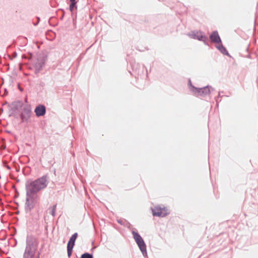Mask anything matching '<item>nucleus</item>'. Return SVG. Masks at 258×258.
<instances>
[{"instance_id": "f257e3e1", "label": "nucleus", "mask_w": 258, "mask_h": 258, "mask_svg": "<svg viewBox=\"0 0 258 258\" xmlns=\"http://www.w3.org/2000/svg\"><path fill=\"white\" fill-rule=\"evenodd\" d=\"M48 184L46 176H42L34 180L27 181L25 184L26 191L37 194L45 188Z\"/></svg>"}, {"instance_id": "f03ea898", "label": "nucleus", "mask_w": 258, "mask_h": 258, "mask_svg": "<svg viewBox=\"0 0 258 258\" xmlns=\"http://www.w3.org/2000/svg\"><path fill=\"white\" fill-rule=\"evenodd\" d=\"M26 192L25 209L27 211H31L34 208L39 201V196L37 194Z\"/></svg>"}, {"instance_id": "7ed1b4c3", "label": "nucleus", "mask_w": 258, "mask_h": 258, "mask_svg": "<svg viewBox=\"0 0 258 258\" xmlns=\"http://www.w3.org/2000/svg\"><path fill=\"white\" fill-rule=\"evenodd\" d=\"M17 103L22 107L20 117L22 122H28L29 121L31 114L32 110L30 105L24 104L21 101H18Z\"/></svg>"}, {"instance_id": "20e7f679", "label": "nucleus", "mask_w": 258, "mask_h": 258, "mask_svg": "<svg viewBox=\"0 0 258 258\" xmlns=\"http://www.w3.org/2000/svg\"><path fill=\"white\" fill-rule=\"evenodd\" d=\"M36 250V245L32 241L27 240L23 258H33Z\"/></svg>"}, {"instance_id": "39448f33", "label": "nucleus", "mask_w": 258, "mask_h": 258, "mask_svg": "<svg viewBox=\"0 0 258 258\" xmlns=\"http://www.w3.org/2000/svg\"><path fill=\"white\" fill-rule=\"evenodd\" d=\"M132 234L143 254L144 255L147 254L146 245L142 237L138 233L135 231H132Z\"/></svg>"}, {"instance_id": "423d86ee", "label": "nucleus", "mask_w": 258, "mask_h": 258, "mask_svg": "<svg viewBox=\"0 0 258 258\" xmlns=\"http://www.w3.org/2000/svg\"><path fill=\"white\" fill-rule=\"evenodd\" d=\"M213 89L211 86H206L203 88H197L195 87V96L205 97L210 94Z\"/></svg>"}, {"instance_id": "0eeeda50", "label": "nucleus", "mask_w": 258, "mask_h": 258, "mask_svg": "<svg viewBox=\"0 0 258 258\" xmlns=\"http://www.w3.org/2000/svg\"><path fill=\"white\" fill-rule=\"evenodd\" d=\"M153 215L154 216L165 217L168 213L169 211L167 208L156 207L152 209Z\"/></svg>"}, {"instance_id": "6e6552de", "label": "nucleus", "mask_w": 258, "mask_h": 258, "mask_svg": "<svg viewBox=\"0 0 258 258\" xmlns=\"http://www.w3.org/2000/svg\"><path fill=\"white\" fill-rule=\"evenodd\" d=\"M34 112L38 117L43 116L46 113V108L43 105H39L35 108Z\"/></svg>"}, {"instance_id": "1a4fd4ad", "label": "nucleus", "mask_w": 258, "mask_h": 258, "mask_svg": "<svg viewBox=\"0 0 258 258\" xmlns=\"http://www.w3.org/2000/svg\"><path fill=\"white\" fill-rule=\"evenodd\" d=\"M210 39L212 42L218 44L221 42V40L217 31H214L210 36Z\"/></svg>"}, {"instance_id": "9d476101", "label": "nucleus", "mask_w": 258, "mask_h": 258, "mask_svg": "<svg viewBox=\"0 0 258 258\" xmlns=\"http://www.w3.org/2000/svg\"><path fill=\"white\" fill-rule=\"evenodd\" d=\"M196 38L200 41L204 42L205 43H206L208 40V38L201 32H197L196 34H195V39Z\"/></svg>"}, {"instance_id": "9b49d317", "label": "nucleus", "mask_w": 258, "mask_h": 258, "mask_svg": "<svg viewBox=\"0 0 258 258\" xmlns=\"http://www.w3.org/2000/svg\"><path fill=\"white\" fill-rule=\"evenodd\" d=\"M216 48L220 51V52L223 54L229 55V53L226 48L223 46L222 44L221 43H218L216 45Z\"/></svg>"}, {"instance_id": "f8f14e48", "label": "nucleus", "mask_w": 258, "mask_h": 258, "mask_svg": "<svg viewBox=\"0 0 258 258\" xmlns=\"http://www.w3.org/2000/svg\"><path fill=\"white\" fill-rule=\"evenodd\" d=\"M78 236L77 233H75L70 238V240L69 241L68 244H69L70 246L72 245V247H74L75 245V240L77 239Z\"/></svg>"}, {"instance_id": "ddd939ff", "label": "nucleus", "mask_w": 258, "mask_h": 258, "mask_svg": "<svg viewBox=\"0 0 258 258\" xmlns=\"http://www.w3.org/2000/svg\"><path fill=\"white\" fill-rule=\"evenodd\" d=\"M56 205H53L52 207L49 208V213L52 216H55L56 212Z\"/></svg>"}, {"instance_id": "4468645a", "label": "nucleus", "mask_w": 258, "mask_h": 258, "mask_svg": "<svg viewBox=\"0 0 258 258\" xmlns=\"http://www.w3.org/2000/svg\"><path fill=\"white\" fill-rule=\"evenodd\" d=\"M73 247H72V245L70 246L69 244H68L67 245V251H68V255L69 257H70L72 255V251H73Z\"/></svg>"}, {"instance_id": "2eb2a0df", "label": "nucleus", "mask_w": 258, "mask_h": 258, "mask_svg": "<svg viewBox=\"0 0 258 258\" xmlns=\"http://www.w3.org/2000/svg\"><path fill=\"white\" fill-rule=\"evenodd\" d=\"M76 4H77V3L71 2V4L70 5V8H69L70 11L73 12V11L74 10H75V9H76V8H77Z\"/></svg>"}, {"instance_id": "dca6fc26", "label": "nucleus", "mask_w": 258, "mask_h": 258, "mask_svg": "<svg viewBox=\"0 0 258 258\" xmlns=\"http://www.w3.org/2000/svg\"><path fill=\"white\" fill-rule=\"evenodd\" d=\"M81 258H93V256L89 253H85L81 255Z\"/></svg>"}, {"instance_id": "f3484780", "label": "nucleus", "mask_w": 258, "mask_h": 258, "mask_svg": "<svg viewBox=\"0 0 258 258\" xmlns=\"http://www.w3.org/2000/svg\"><path fill=\"white\" fill-rule=\"evenodd\" d=\"M188 85L190 87V91H194V86H192V85L191 81L190 79H189L188 81Z\"/></svg>"}, {"instance_id": "a211bd4d", "label": "nucleus", "mask_w": 258, "mask_h": 258, "mask_svg": "<svg viewBox=\"0 0 258 258\" xmlns=\"http://www.w3.org/2000/svg\"><path fill=\"white\" fill-rule=\"evenodd\" d=\"M70 2H75L77 3L76 0H70Z\"/></svg>"}, {"instance_id": "6ab92c4d", "label": "nucleus", "mask_w": 258, "mask_h": 258, "mask_svg": "<svg viewBox=\"0 0 258 258\" xmlns=\"http://www.w3.org/2000/svg\"><path fill=\"white\" fill-rule=\"evenodd\" d=\"M189 36L191 37V38H194V34H189Z\"/></svg>"}, {"instance_id": "aec40b11", "label": "nucleus", "mask_w": 258, "mask_h": 258, "mask_svg": "<svg viewBox=\"0 0 258 258\" xmlns=\"http://www.w3.org/2000/svg\"><path fill=\"white\" fill-rule=\"evenodd\" d=\"M19 90L21 91H23V89L21 88H19Z\"/></svg>"}, {"instance_id": "412c9836", "label": "nucleus", "mask_w": 258, "mask_h": 258, "mask_svg": "<svg viewBox=\"0 0 258 258\" xmlns=\"http://www.w3.org/2000/svg\"><path fill=\"white\" fill-rule=\"evenodd\" d=\"M25 101L26 102H27V99H25Z\"/></svg>"}]
</instances>
